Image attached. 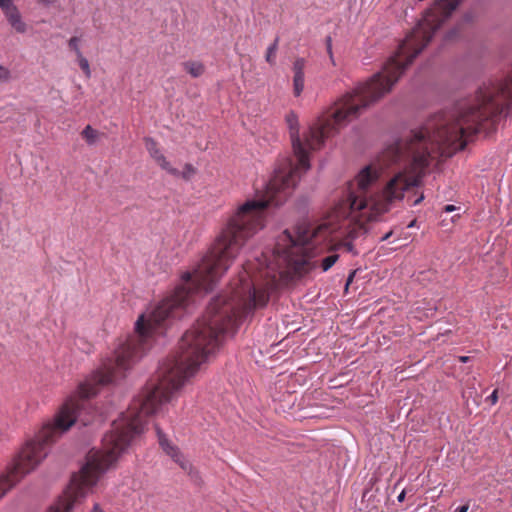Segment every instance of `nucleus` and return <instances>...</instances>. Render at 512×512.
I'll list each match as a JSON object with an SVG mask.
<instances>
[{"label":"nucleus","instance_id":"obj_1","mask_svg":"<svg viewBox=\"0 0 512 512\" xmlns=\"http://www.w3.org/2000/svg\"><path fill=\"white\" fill-rule=\"evenodd\" d=\"M462 0H435L426 9L412 31L400 42L396 52L386 61L381 71L368 81L359 83L334 104L328 115L310 126L305 141L299 134L298 116L290 111L285 116L294 155L283 158L265 184L259 199L247 200L231 216L208 253L202 257L193 273L182 275L183 283L174 293L162 300L146 319L141 314L136 323H172L189 313L199 294L213 290L218 280L229 269L244 243L264 227L266 210L286 202L299 180V171L310 169L309 152L321 149L325 140L345 127L371 104L390 92L407 67L432 40L435 32L452 15Z\"/></svg>","mask_w":512,"mask_h":512},{"label":"nucleus","instance_id":"obj_2","mask_svg":"<svg viewBox=\"0 0 512 512\" xmlns=\"http://www.w3.org/2000/svg\"><path fill=\"white\" fill-rule=\"evenodd\" d=\"M268 300L267 291L254 285L246 268L230 282L228 292L213 297L204 314L181 337L178 351L159 364L155 377L113 421L112 429L102 438L101 449L87 453L85 464L71 476L65 496L48 512H70L76 499L84 497L100 476L115 466L131 440L144 431L147 418L169 402L224 338L234 335L239 325Z\"/></svg>","mask_w":512,"mask_h":512},{"label":"nucleus","instance_id":"obj_3","mask_svg":"<svg viewBox=\"0 0 512 512\" xmlns=\"http://www.w3.org/2000/svg\"><path fill=\"white\" fill-rule=\"evenodd\" d=\"M420 184L418 178H407L403 173H398L392 177L382 190L380 199L374 201L371 197L350 195V205L352 209L364 210L369 207L375 209L377 213H385L389 211L390 206L396 201H401L405 191Z\"/></svg>","mask_w":512,"mask_h":512},{"label":"nucleus","instance_id":"obj_4","mask_svg":"<svg viewBox=\"0 0 512 512\" xmlns=\"http://www.w3.org/2000/svg\"><path fill=\"white\" fill-rule=\"evenodd\" d=\"M312 235L309 230H298L294 236L289 230H284L276 245V251L282 255L289 265L302 269L308 264V254Z\"/></svg>","mask_w":512,"mask_h":512},{"label":"nucleus","instance_id":"obj_5","mask_svg":"<svg viewBox=\"0 0 512 512\" xmlns=\"http://www.w3.org/2000/svg\"><path fill=\"white\" fill-rule=\"evenodd\" d=\"M155 429L158 436L159 445L163 451L169 455L184 471L191 474L193 468L190 462L184 458L178 447L170 443L165 433L157 424H155Z\"/></svg>","mask_w":512,"mask_h":512},{"label":"nucleus","instance_id":"obj_6","mask_svg":"<svg viewBox=\"0 0 512 512\" xmlns=\"http://www.w3.org/2000/svg\"><path fill=\"white\" fill-rule=\"evenodd\" d=\"M377 481L378 479L376 477H372L363 491L361 502L365 504L364 509L366 512H374L378 509L380 499L377 497L379 488L375 487Z\"/></svg>","mask_w":512,"mask_h":512},{"label":"nucleus","instance_id":"obj_7","mask_svg":"<svg viewBox=\"0 0 512 512\" xmlns=\"http://www.w3.org/2000/svg\"><path fill=\"white\" fill-rule=\"evenodd\" d=\"M367 234V229L363 225H357L351 228L347 236L344 240L340 241L334 249L344 248L347 252L351 253L354 256H357L359 252L355 249L353 241L360 236H364Z\"/></svg>","mask_w":512,"mask_h":512},{"label":"nucleus","instance_id":"obj_8","mask_svg":"<svg viewBox=\"0 0 512 512\" xmlns=\"http://www.w3.org/2000/svg\"><path fill=\"white\" fill-rule=\"evenodd\" d=\"M306 60L302 57L297 58L293 63V91L296 97L300 96L304 89V69Z\"/></svg>","mask_w":512,"mask_h":512},{"label":"nucleus","instance_id":"obj_9","mask_svg":"<svg viewBox=\"0 0 512 512\" xmlns=\"http://www.w3.org/2000/svg\"><path fill=\"white\" fill-rule=\"evenodd\" d=\"M8 23L17 33H25L27 31V24L23 21L21 13L17 6L13 4L4 13Z\"/></svg>","mask_w":512,"mask_h":512},{"label":"nucleus","instance_id":"obj_10","mask_svg":"<svg viewBox=\"0 0 512 512\" xmlns=\"http://www.w3.org/2000/svg\"><path fill=\"white\" fill-rule=\"evenodd\" d=\"M376 179V172L370 166L364 167L357 176V185L360 193L366 194L368 188Z\"/></svg>","mask_w":512,"mask_h":512},{"label":"nucleus","instance_id":"obj_11","mask_svg":"<svg viewBox=\"0 0 512 512\" xmlns=\"http://www.w3.org/2000/svg\"><path fill=\"white\" fill-rule=\"evenodd\" d=\"M184 68L194 78L200 77L205 72V66L201 62L196 61L185 62Z\"/></svg>","mask_w":512,"mask_h":512},{"label":"nucleus","instance_id":"obj_12","mask_svg":"<svg viewBox=\"0 0 512 512\" xmlns=\"http://www.w3.org/2000/svg\"><path fill=\"white\" fill-rule=\"evenodd\" d=\"M144 141L148 153L155 161L163 155L158 148V143L152 137H146Z\"/></svg>","mask_w":512,"mask_h":512},{"label":"nucleus","instance_id":"obj_13","mask_svg":"<svg viewBox=\"0 0 512 512\" xmlns=\"http://www.w3.org/2000/svg\"><path fill=\"white\" fill-rule=\"evenodd\" d=\"M279 38L276 37L272 44L269 45L266 51L265 60L270 65L276 63V52L278 49Z\"/></svg>","mask_w":512,"mask_h":512},{"label":"nucleus","instance_id":"obj_14","mask_svg":"<svg viewBox=\"0 0 512 512\" xmlns=\"http://www.w3.org/2000/svg\"><path fill=\"white\" fill-rule=\"evenodd\" d=\"M81 136L85 139L88 145H93L98 138V131L87 125L81 132Z\"/></svg>","mask_w":512,"mask_h":512},{"label":"nucleus","instance_id":"obj_15","mask_svg":"<svg viewBox=\"0 0 512 512\" xmlns=\"http://www.w3.org/2000/svg\"><path fill=\"white\" fill-rule=\"evenodd\" d=\"M156 162L158 163V165L165 171H167L169 174L173 175V176H179L180 175V172L178 169L176 168H173L171 166V164L167 161L166 157L164 155H162L161 157H159Z\"/></svg>","mask_w":512,"mask_h":512},{"label":"nucleus","instance_id":"obj_16","mask_svg":"<svg viewBox=\"0 0 512 512\" xmlns=\"http://www.w3.org/2000/svg\"><path fill=\"white\" fill-rule=\"evenodd\" d=\"M339 255L332 253L321 260V268L323 272L328 271L338 260Z\"/></svg>","mask_w":512,"mask_h":512},{"label":"nucleus","instance_id":"obj_17","mask_svg":"<svg viewBox=\"0 0 512 512\" xmlns=\"http://www.w3.org/2000/svg\"><path fill=\"white\" fill-rule=\"evenodd\" d=\"M77 58L81 70L85 73L87 77H90L91 71L88 60L83 55L77 56Z\"/></svg>","mask_w":512,"mask_h":512},{"label":"nucleus","instance_id":"obj_18","mask_svg":"<svg viewBox=\"0 0 512 512\" xmlns=\"http://www.w3.org/2000/svg\"><path fill=\"white\" fill-rule=\"evenodd\" d=\"M79 41H80V39L76 36L71 37L68 41V46H69L70 50L74 51L77 56L82 55V52L79 48Z\"/></svg>","mask_w":512,"mask_h":512},{"label":"nucleus","instance_id":"obj_19","mask_svg":"<svg viewBox=\"0 0 512 512\" xmlns=\"http://www.w3.org/2000/svg\"><path fill=\"white\" fill-rule=\"evenodd\" d=\"M326 51L333 65H335L333 51H332V37L330 35L325 37Z\"/></svg>","mask_w":512,"mask_h":512},{"label":"nucleus","instance_id":"obj_20","mask_svg":"<svg viewBox=\"0 0 512 512\" xmlns=\"http://www.w3.org/2000/svg\"><path fill=\"white\" fill-rule=\"evenodd\" d=\"M9 78H10V71L7 68L0 65V80L8 81Z\"/></svg>","mask_w":512,"mask_h":512},{"label":"nucleus","instance_id":"obj_21","mask_svg":"<svg viewBox=\"0 0 512 512\" xmlns=\"http://www.w3.org/2000/svg\"><path fill=\"white\" fill-rule=\"evenodd\" d=\"M13 4V0H0V8L3 13H5Z\"/></svg>","mask_w":512,"mask_h":512},{"label":"nucleus","instance_id":"obj_22","mask_svg":"<svg viewBox=\"0 0 512 512\" xmlns=\"http://www.w3.org/2000/svg\"><path fill=\"white\" fill-rule=\"evenodd\" d=\"M356 273H357V270H352V271L349 273V275H348V277H347V280H346V284H345V290H347V289H348V287H349V285L353 282V279H354V277H355Z\"/></svg>","mask_w":512,"mask_h":512},{"label":"nucleus","instance_id":"obj_23","mask_svg":"<svg viewBox=\"0 0 512 512\" xmlns=\"http://www.w3.org/2000/svg\"><path fill=\"white\" fill-rule=\"evenodd\" d=\"M487 400H489L491 402V404H496V402L498 401V391L494 390L490 394V396H488Z\"/></svg>","mask_w":512,"mask_h":512},{"label":"nucleus","instance_id":"obj_24","mask_svg":"<svg viewBox=\"0 0 512 512\" xmlns=\"http://www.w3.org/2000/svg\"><path fill=\"white\" fill-rule=\"evenodd\" d=\"M457 33H458L457 29L450 30L449 32L446 33L445 40L446 41L452 40L454 37H456Z\"/></svg>","mask_w":512,"mask_h":512},{"label":"nucleus","instance_id":"obj_25","mask_svg":"<svg viewBox=\"0 0 512 512\" xmlns=\"http://www.w3.org/2000/svg\"><path fill=\"white\" fill-rule=\"evenodd\" d=\"M458 208L452 204H448V205H445L444 208H443V211L446 212V213H451V212H454L455 210H457Z\"/></svg>","mask_w":512,"mask_h":512},{"label":"nucleus","instance_id":"obj_26","mask_svg":"<svg viewBox=\"0 0 512 512\" xmlns=\"http://www.w3.org/2000/svg\"><path fill=\"white\" fill-rule=\"evenodd\" d=\"M469 509V505L468 504H465V505H462V506H459L455 509V512H467Z\"/></svg>","mask_w":512,"mask_h":512},{"label":"nucleus","instance_id":"obj_27","mask_svg":"<svg viewBox=\"0 0 512 512\" xmlns=\"http://www.w3.org/2000/svg\"><path fill=\"white\" fill-rule=\"evenodd\" d=\"M405 496H406V492H405V490H403V491L398 495L397 500H398L399 502H403V501L405 500Z\"/></svg>","mask_w":512,"mask_h":512},{"label":"nucleus","instance_id":"obj_28","mask_svg":"<svg viewBox=\"0 0 512 512\" xmlns=\"http://www.w3.org/2000/svg\"><path fill=\"white\" fill-rule=\"evenodd\" d=\"M92 512H104L98 503H95Z\"/></svg>","mask_w":512,"mask_h":512},{"label":"nucleus","instance_id":"obj_29","mask_svg":"<svg viewBox=\"0 0 512 512\" xmlns=\"http://www.w3.org/2000/svg\"><path fill=\"white\" fill-rule=\"evenodd\" d=\"M393 234L392 231H389L388 233H386L385 235H383L381 238H380V241H386L387 239H389V237Z\"/></svg>","mask_w":512,"mask_h":512},{"label":"nucleus","instance_id":"obj_30","mask_svg":"<svg viewBox=\"0 0 512 512\" xmlns=\"http://www.w3.org/2000/svg\"><path fill=\"white\" fill-rule=\"evenodd\" d=\"M458 360L462 363H466L470 360V357L469 356H459Z\"/></svg>","mask_w":512,"mask_h":512},{"label":"nucleus","instance_id":"obj_31","mask_svg":"<svg viewBox=\"0 0 512 512\" xmlns=\"http://www.w3.org/2000/svg\"><path fill=\"white\" fill-rule=\"evenodd\" d=\"M423 199H424V196H423V195H421L420 197H418L417 199H415V200H414V202H413V204H412V205H413V206L418 205L419 203H421V202H422V200H423Z\"/></svg>","mask_w":512,"mask_h":512},{"label":"nucleus","instance_id":"obj_32","mask_svg":"<svg viewBox=\"0 0 512 512\" xmlns=\"http://www.w3.org/2000/svg\"><path fill=\"white\" fill-rule=\"evenodd\" d=\"M464 18H465V21H467V22L472 20V16L470 14H468V13L465 14Z\"/></svg>","mask_w":512,"mask_h":512},{"label":"nucleus","instance_id":"obj_33","mask_svg":"<svg viewBox=\"0 0 512 512\" xmlns=\"http://www.w3.org/2000/svg\"><path fill=\"white\" fill-rule=\"evenodd\" d=\"M45 4H52L55 0H41Z\"/></svg>","mask_w":512,"mask_h":512},{"label":"nucleus","instance_id":"obj_34","mask_svg":"<svg viewBox=\"0 0 512 512\" xmlns=\"http://www.w3.org/2000/svg\"><path fill=\"white\" fill-rule=\"evenodd\" d=\"M459 217H460V215H459V214H457V215H455V216H453V217L451 218V221H452V222H455V221H456V219H458Z\"/></svg>","mask_w":512,"mask_h":512},{"label":"nucleus","instance_id":"obj_35","mask_svg":"<svg viewBox=\"0 0 512 512\" xmlns=\"http://www.w3.org/2000/svg\"><path fill=\"white\" fill-rule=\"evenodd\" d=\"M187 171H193V168L190 164H186Z\"/></svg>","mask_w":512,"mask_h":512}]
</instances>
